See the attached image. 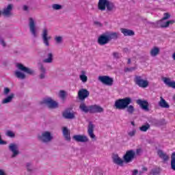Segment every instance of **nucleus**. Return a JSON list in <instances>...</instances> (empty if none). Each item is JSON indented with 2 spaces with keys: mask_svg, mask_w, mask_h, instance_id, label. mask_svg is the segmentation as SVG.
<instances>
[{
  "mask_svg": "<svg viewBox=\"0 0 175 175\" xmlns=\"http://www.w3.org/2000/svg\"><path fill=\"white\" fill-rule=\"evenodd\" d=\"M113 161L116 163V165H118L119 166H124V162H125L122 159L118 157V154H114L113 156Z\"/></svg>",
  "mask_w": 175,
  "mask_h": 175,
  "instance_id": "obj_19",
  "label": "nucleus"
},
{
  "mask_svg": "<svg viewBox=\"0 0 175 175\" xmlns=\"http://www.w3.org/2000/svg\"><path fill=\"white\" fill-rule=\"evenodd\" d=\"M142 152V149H137L136 154L137 155H139Z\"/></svg>",
  "mask_w": 175,
  "mask_h": 175,
  "instance_id": "obj_55",
  "label": "nucleus"
},
{
  "mask_svg": "<svg viewBox=\"0 0 175 175\" xmlns=\"http://www.w3.org/2000/svg\"><path fill=\"white\" fill-rule=\"evenodd\" d=\"M0 44L5 47L6 46V44L5 43V41H3V39H0Z\"/></svg>",
  "mask_w": 175,
  "mask_h": 175,
  "instance_id": "obj_49",
  "label": "nucleus"
},
{
  "mask_svg": "<svg viewBox=\"0 0 175 175\" xmlns=\"http://www.w3.org/2000/svg\"><path fill=\"white\" fill-rule=\"evenodd\" d=\"M129 136H130L131 137H133V136H135L136 135V129H133L131 131H129L128 133Z\"/></svg>",
  "mask_w": 175,
  "mask_h": 175,
  "instance_id": "obj_41",
  "label": "nucleus"
},
{
  "mask_svg": "<svg viewBox=\"0 0 175 175\" xmlns=\"http://www.w3.org/2000/svg\"><path fill=\"white\" fill-rule=\"evenodd\" d=\"M44 62H45L46 64H51V62H53V54L49 53L48 58L44 59Z\"/></svg>",
  "mask_w": 175,
  "mask_h": 175,
  "instance_id": "obj_34",
  "label": "nucleus"
},
{
  "mask_svg": "<svg viewBox=\"0 0 175 175\" xmlns=\"http://www.w3.org/2000/svg\"><path fill=\"white\" fill-rule=\"evenodd\" d=\"M94 24H96V25H100V23L99 22H94Z\"/></svg>",
  "mask_w": 175,
  "mask_h": 175,
  "instance_id": "obj_59",
  "label": "nucleus"
},
{
  "mask_svg": "<svg viewBox=\"0 0 175 175\" xmlns=\"http://www.w3.org/2000/svg\"><path fill=\"white\" fill-rule=\"evenodd\" d=\"M94 124H92V122L89 123L88 127V133L91 137V139H95V134H94Z\"/></svg>",
  "mask_w": 175,
  "mask_h": 175,
  "instance_id": "obj_22",
  "label": "nucleus"
},
{
  "mask_svg": "<svg viewBox=\"0 0 175 175\" xmlns=\"http://www.w3.org/2000/svg\"><path fill=\"white\" fill-rule=\"evenodd\" d=\"M163 16H164L163 17V20H169V18H170V14L167 12L164 13Z\"/></svg>",
  "mask_w": 175,
  "mask_h": 175,
  "instance_id": "obj_42",
  "label": "nucleus"
},
{
  "mask_svg": "<svg viewBox=\"0 0 175 175\" xmlns=\"http://www.w3.org/2000/svg\"><path fill=\"white\" fill-rule=\"evenodd\" d=\"M113 57H115L116 59H118V58H120V57H121V55H120V53H118V52H114L113 53Z\"/></svg>",
  "mask_w": 175,
  "mask_h": 175,
  "instance_id": "obj_45",
  "label": "nucleus"
},
{
  "mask_svg": "<svg viewBox=\"0 0 175 175\" xmlns=\"http://www.w3.org/2000/svg\"><path fill=\"white\" fill-rule=\"evenodd\" d=\"M16 67L19 69V70L25 72V73H27V75H33V71L32 69L25 67L22 64H17Z\"/></svg>",
  "mask_w": 175,
  "mask_h": 175,
  "instance_id": "obj_15",
  "label": "nucleus"
},
{
  "mask_svg": "<svg viewBox=\"0 0 175 175\" xmlns=\"http://www.w3.org/2000/svg\"><path fill=\"white\" fill-rule=\"evenodd\" d=\"M9 150L12 152V157L14 158L15 157H17L18 154H20V152L18 150V145L16 144L12 143L10 144L9 146Z\"/></svg>",
  "mask_w": 175,
  "mask_h": 175,
  "instance_id": "obj_11",
  "label": "nucleus"
},
{
  "mask_svg": "<svg viewBox=\"0 0 175 175\" xmlns=\"http://www.w3.org/2000/svg\"><path fill=\"white\" fill-rule=\"evenodd\" d=\"M163 81L164 83H165L166 85H167V87L175 89V81H172L170 78L163 77Z\"/></svg>",
  "mask_w": 175,
  "mask_h": 175,
  "instance_id": "obj_21",
  "label": "nucleus"
},
{
  "mask_svg": "<svg viewBox=\"0 0 175 175\" xmlns=\"http://www.w3.org/2000/svg\"><path fill=\"white\" fill-rule=\"evenodd\" d=\"M137 173H139L137 170H133V175H137Z\"/></svg>",
  "mask_w": 175,
  "mask_h": 175,
  "instance_id": "obj_53",
  "label": "nucleus"
},
{
  "mask_svg": "<svg viewBox=\"0 0 175 175\" xmlns=\"http://www.w3.org/2000/svg\"><path fill=\"white\" fill-rule=\"evenodd\" d=\"M132 103V98L126 97L124 98H120L115 101L114 106L118 110H124L126 109L129 105Z\"/></svg>",
  "mask_w": 175,
  "mask_h": 175,
  "instance_id": "obj_2",
  "label": "nucleus"
},
{
  "mask_svg": "<svg viewBox=\"0 0 175 175\" xmlns=\"http://www.w3.org/2000/svg\"><path fill=\"white\" fill-rule=\"evenodd\" d=\"M157 154L161 159H163L164 162H166L167 161H169V155L165 153L161 150H159L157 151Z\"/></svg>",
  "mask_w": 175,
  "mask_h": 175,
  "instance_id": "obj_24",
  "label": "nucleus"
},
{
  "mask_svg": "<svg viewBox=\"0 0 175 175\" xmlns=\"http://www.w3.org/2000/svg\"><path fill=\"white\" fill-rule=\"evenodd\" d=\"M27 170H29V171H31V163H27Z\"/></svg>",
  "mask_w": 175,
  "mask_h": 175,
  "instance_id": "obj_54",
  "label": "nucleus"
},
{
  "mask_svg": "<svg viewBox=\"0 0 175 175\" xmlns=\"http://www.w3.org/2000/svg\"><path fill=\"white\" fill-rule=\"evenodd\" d=\"M15 75L16 77H18V79H25V74L21 72V71H18V70L16 71Z\"/></svg>",
  "mask_w": 175,
  "mask_h": 175,
  "instance_id": "obj_33",
  "label": "nucleus"
},
{
  "mask_svg": "<svg viewBox=\"0 0 175 175\" xmlns=\"http://www.w3.org/2000/svg\"><path fill=\"white\" fill-rule=\"evenodd\" d=\"M109 42L110 40H109L107 33L102 34L98 37V43L100 46H105V44H107Z\"/></svg>",
  "mask_w": 175,
  "mask_h": 175,
  "instance_id": "obj_12",
  "label": "nucleus"
},
{
  "mask_svg": "<svg viewBox=\"0 0 175 175\" xmlns=\"http://www.w3.org/2000/svg\"><path fill=\"white\" fill-rule=\"evenodd\" d=\"M79 79L83 84H85V83L88 81V77H87V71L84 70H81V72L79 74Z\"/></svg>",
  "mask_w": 175,
  "mask_h": 175,
  "instance_id": "obj_17",
  "label": "nucleus"
},
{
  "mask_svg": "<svg viewBox=\"0 0 175 175\" xmlns=\"http://www.w3.org/2000/svg\"><path fill=\"white\" fill-rule=\"evenodd\" d=\"M131 125H133V126H135V122H131Z\"/></svg>",
  "mask_w": 175,
  "mask_h": 175,
  "instance_id": "obj_61",
  "label": "nucleus"
},
{
  "mask_svg": "<svg viewBox=\"0 0 175 175\" xmlns=\"http://www.w3.org/2000/svg\"><path fill=\"white\" fill-rule=\"evenodd\" d=\"M136 153L133 150H128L125 155L123 157V159L126 163H129V162H132L133 159L135 158V155Z\"/></svg>",
  "mask_w": 175,
  "mask_h": 175,
  "instance_id": "obj_10",
  "label": "nucleus"
},
{
  "mask_svg": "<svg viewBox=\"0 0 175 175\" xmlns=\"http://www.w3.org/2000/svg\"><path fill=\"white\" fill-rule=\"evenodd\" d=\"M159 106L162 109H169V107H170L169 103H167L166 100H165L164 98L162 96L160 97V100L159 101Z\"/></svg>",
  "mask_w": 175,
  "mask_h": 175,
  "instance_id": "obj_20",
  "label": "nucleus"
},
{
  "mask_svg": "<svg viewBox=\"0 0 175 175\" xmlns=\"http://www.w3.org/2000/svg\"><path fill=\"white\" fill-rule=\"evenodd\" d=\"M66 95V93L65 92V91H63V90H61L59 93V96L60 98H62V100L65 99Z\"/></svg>",
  "mask_w": 175,
  "mask_h": 175,
  "instance_id": "obj_39",
  "label": "nucleus"
},
{
  "mask_svg": "<svg viewBox=\"0 0 175 175\" xmlns=\"http://www.w3.org/2000/svg\"><path fill=\"white\" fill-rule=\"evenodd\" d=\"M98 81H100V83L105 84V85L111 87L114 83V79L109 76L103 75L98 77Z\"/></svg>",
  "mask_w": 175,
  "mask_h": 175,
  "instance_id": "obj_6",
  "label": "nucleus"
},
{
  "mask_svg": "<svg viewBox=\"0 0 175 175\" xmlns=\"http://www.w3.org/2000/svg\"><path fill=\"white\" fill-rule=\"evenodd\" d=\"M0 175H7L3 170L0 169Z\"/></svg>",
  "mask_w": 175,
  "mask_h": 175,
  "instance_id": "obj_52",
  "label": "nucleus"
},
{
  "mask_svg": "<svg viewBox=\"0 0 175 175\" xmlns=\"http://www.w3.org/2000/svg\"><path fill=\"white\" fill-rule=\"evenodd\" d=\"M66 118L67 120H75L76 118V112L73 111H67Z\"/></svg>",
  "mask_w": 175,
  "mask_h": 175,
  "instance_id": "obj_29",
  "label": "nucleus"
},
{
  "mask_svg": "<svg viewBox=\"0 0 175 175\" xmlns=\"http://www.w3.org/2000/svg\"><path fill=\"white\" fill-rule=\"evenodd\" d=\"M63 135L64 137H66V127L63 128Z\"/></svg>",
  "mask_w": 175,
  "mask_h": 175,
  "instance_id": "obj_50",
  "label": "nucleus"
},
{
  "mask_svg": "<svg viewBox=\"0 0 175 175\" xmlns=\"http://www.w3.org/2000/svg\"><path fill=\"white\" fill-rule=\"evenodd\" d=\"M124 51H126V49H124Z\"/></svg>",
  "mask_w": 175,
  "mask_h": 175,
  "instance_id": "obj_62",
  "label": "nucleus"
},
{
  "mask_svg": "<svg viewBox=\"0 0 175 175\" xmlns=\"http://www.w3.org/2000/svg\"><path fill=\"white\" fill-rule=\"evenodd\" d=\"M135 84H137V85L141 88H147L149 84V82L147 80L143 79V78L140 76L135 77Z\"/></svg>",
  "mask_w": 175,
  "mask_h": 175,
  "instance_id": "obj_7",
  "label": "nucleus"
},
{
  "mask_svg": "<svg viewBox=\"0 0 175 175\" xmlns=\"http://www.w3.org/2000/svg\"><path fill=\"white\" fill-rule=\"evenodd\" d=\"M175 21L174 20H170V21H166L165 19H161L160 21H158L156 24H157V27H159L160 28H167L169 27L170 25H172L173 24H174Z\"/></svg>",
  "mask_w": 175,
  "mask_h": 175,
  "instance_id": "obj_8",
  "label": "nucleus"
},
{
  "mask_svg": "<svg viewBox=\"0 0 175 175\" xmlns=\"http://www.w3.org/2000/svg\"><path fill=\"white\" fill-rule=\"evenodd\" d=\"M63 6L59 4H53L52 5V8L53 10H61L62 9Z\"/></svg>",
  "mask_w": 175,
  "mask_h": 175,
  "instance_id": "obj_38",
  "label": "nucleus"
},
{
  "mask_svg": "<svg viewBox=\"0 0 175 175\" xmlns=\"http://www.w3.org/2000/svg\"><path fill=\"white\" fill-rule=\"evenodd\" d=\"M62 40H64V38H62V36H55V41L56 42V43H58L59 44L62 43Z\"/></svg>",
  "mask_w": 175,
  "mask_h": 175,
  "instance_id": "obj_37",
  "label": "nucleus"
},
{
  "mask_svg": "<svg viewBox=\"0 0 175 175\" xmlns=\"http://www.w3.org/2000/svg\"><path fill=\"white\" fill-rule=\"evenodd\" d=\"M171 169L175 171V152L171 155Z\"/></svg>",
  "mask_w": 175,
  "mask_h": 175,
  "instance_id": "obj_31",
  "label": "nucleus"
},
{
  "mask_svg": "<svg viewBox=\"0 0 175 175\" xmlns=\"http://www.w3.org/2000/svg\"><path fill=\"white\" fill-rule=\"evenodd\" d=\"M42 103L48 106L49 109H57V107H58V103H57V101H54L50 97L44 98Z\"/></svg>",
  "mask_w": 175,
  "mask_h": 175,
  "instance_id": "obj_4",
  "label": "nucleus"
},
{
  "mask_svg": "<svg viewBox=\"0 0 175 175\" xmlns=\"http://www.w3.org/2000/svg\"><path fill=\"white\" fill-rule=\"evenodd\" d=\"M79 109L83 113H90L91 112V106H87L84 103H81L79 106Z\"/></svg>",
  "mask_w": 175,
  "mask_h": 175,
  "instance_id": "obj_26",
  "label": "nucleus"
},
{
  "mask_svg": "<svg viewBox=\"0 0 175 175\" xmlns=\"http://www.w3.org/2000/svg\"><path fill=\"white\" fill-rule=\"evenodd\" d=\"M42 36V40H43L44 44H45V46L49 47V46H50V43L49 42V40L51 39V36H49V30L47 29V28L43 29Z\"/></svg>",
  "mask_w": 175,
  "mask_h": 175,
  "instance_id": "obj_9",
  "label": "nucleus"
},
{
  "mask_svg": "<svg viewBox=\"0 0 175 175\" xmlns=\"http://www.w3.org/2000/svg\"><path fill=\"white\" fill-rule=\"evenodd\" d=\"M126 108H127L126 111L129 113V114H133V112L135 111V107H133V105L127 106Z\"/></svg>",
  "mask_w": 175,
  "mask_h": 175,
  "instance_id": "obj_36",
  "label": "nucleus"
},
{
  "mask_svg": "<svg viewBox=\"0 0 175 175\" xmlns=\"http://www.w3.org/2000/svg\"><path fill=\"white\" fill-rule=\"evenodd\" d=\"M98 9L101 12H105L106 9L107 12H111L116 9V5L109 0H99L98 3Z\"/></svg>",
  "mask_w": 175,
  "mask_h": 175,
  "instance_id": "obj_1",
  "label": "nucleus"
},
{
  "mask_svg": "<svg viewBox=\"0 0 175 175\" xmlns=\"http://www.w3.org/2000/svg\"><path fill=\"white\" fill-rule=\"evenodd\" d=\"M13 98H14V94H11L7 98H5L3 100L2 103H3V104L10 103V102H12V99H13Z\"/></svg>",
  "mask_w": 175,
  "mask_h": 175,
  "instance_id": "obj_30",
  "label": "nucleus"
},
{
  "mask_svg": "<svg viewBox=\"0 0 175 175\" xmlns=\"http://www.w3.org/2000/svg\"><path fill=\"white\" fill-rule=\"evenodd\" d=\"M12 9H13V5L9 4L7 8L3 9V14L9 17L12 14Z\"/></svg>",
  "mask_w": 175,
  "mask_h": 175,
  "instance_id": "obj_23",
  "label": "nucleus"
},
{
  "mask_svg": "<svg viewBox=\"0 0 175 175\" xmlns=\"http://www.w3.org/2000/svg\"><path fill=\"white\" fill-rule=\"evenodd\" d=\"M29 28L33 38H38L39 31L38 30V27H36V21L32 17L29 18Z\"/></svg>",
  "mask_w": 175,
  "mask_h": 175,
  "instance_id": "obj_3",
  "label": "nucleus"
},
{
  "mask_svg": "<svg viewBox=\"0 0 175 175\" xmlns=\"http://www.w3.org/2000/svg\"><path fill=\"white\" fill-rule=\"evenodd\" d=\"M144 172H147V167H144L142 168V172L140 171V172H139V174H140V175L143 174V173H144Z\"/></svg>",
  "mask_w": 175,
  "mask_h": 175,
  "instance_id": "obj_48",
  "label": "nucleus"
},
{
  "mask_svg": "<svg viewBox=\"0 0 175 175\" xmlns=\"http://www.w3.org/2000/svg\"><path fill=\"white\" fill-rule=\"evenodd\" d=\"M150 173H151V174H154V175L159 174V170H158V169H153V170H152Z\"/></svg>",
  "mask_w": 175,
  "mask_h": 175,
  "instance_id": "obj_43",
  "label": "nucleus"
},
{
  "mask_svg": "<svg viewBox=\"0 0 175 175\" xmlns=\"http://www.w3.org/2000/svg\"><path fill=\"white\" fill-rule=\"evenodd\" d=\"M161 51V49L158 48L157 46H154L153 48L151 49L150 54L151 57H157L158 54H159V52Z\"/></svg>",
  "mask_w": 175,
  "mask_h": 175,
  "instance_id": "obj_28",
  "label": "nucleus"
},
{
  "mask_svg": "<svg viewBox=\"0 0 175 175\" xmlns=\"http://www.w3.org/2000/svg\"><path fill=\"white\" fill-rule=\"evenodd\" d=\"M136 68L135 67H132V68H125V72H132L133 70H135Z\"/></svg>",
  "mask_w": 175,
  "mask_h": 175,
  "instance_id": "obj_46",
  "label": "nucleus"
},
{
  "mask_svg": "<svg viewBox=\"0 0 175 175\" xmlns=\"http://www.w3.org/2000/svg\"><path fill=\"white\" fill-rule=\"evenodd\" d=\"M148 129H150L149 124H146L143 125L142 126L139 127V131H141V132H147V131H148Z\"/></svg>",
  "mask_w": 175,
  "mask_h": 175,
  "instance_id": "obj_35",
  "label": "nucleus"
},
{
  "mask_svg": "<svg viewBox=\"0 0 175 175\" xmlns=\"http://www.w3.org/2000/svg\"><path fill=\"white\" fill-rule=\"evenodd\" d=\"M5 144H8V142L5 141H3L2 137L0 135V146H4Z\"/></svg>",
  "mask_w": 175,
  "mask_h": 175,
  "instance_id": "obj_44",
  "label": "nucleus"
},
{
  "mask_svg": "<svg viewBox=\"0 0 175 175\" xmlns=\"http://www.w3.org/2000/svg\"><path fill=\"white\" fill-rule=\"evenodd\" d=\"M90 113H103V108L98 105H91Z\"/></svg>",
  "mask_w": 175,
  "mask_h": 175,
  "instance_id": "obj_18",
  "label": "nucleus"
},
{
  "mask_svg": "<svg viewBox=\"0 0 175 175\" xmlns=\"http://www.w3.org/2000/svg\"><path fill=\"white\" fill-rule=\"evenodd\" d=\"M88 96H90V92L86 89H81L78 92V98L79 100H84L86 98H88Z\"/></svg>",
  "mask_w": 175,
  "mask_h": 175,
  "instance_id": "obj_13",
  "label": "nucleus"
},
{
  "mask_svg": "<svg viewBox=\"0 0 175 175\" xmlns=\"http://www.w3.org/2000/svg\"><path fill=\"white\" fill-rule=\"evenodd\" d=\"M107 36H108V39L110 42L111 39H117L118 36H120V33L116 32H107Z\"/></svg>",
  "mask_w": 175,
  "mask_h": 175,
  "instance_id": "obj_27",
  "label": "nucleus"
},
{
  "mask_svg": "<svg viewBox=\"0 0 175 175\" xmlns=\"http://www.w3.org/2000/svg\"><path fill=\"white\" fill-rule=\"evenodd\" d=\"M137 103L146 111H148V102L147 100H143L141 99L137 100Z\"/></svg>",
  "mask_w": 175,
  "mask_h": 175,
  "instance_id": "obj_16",
  "label": "nucleus"
},
{
  "mask_svg": "<svg viewBox=\"0 0 175 175\" xmlns=\"http://www.w3.org/2000/svg\"><path fill=\"white\" fill-rule=\"evenodd\" d=\"M23 10H25V11L28 10V6L23 5Z\"/></svg>",
  "mask_w": 175,
  "mask_h": 175,
  "instance_id": "obj_56",
  "label": "nucleus"
},
{
  "mask_svg": "<svg viewBox=\"0 0 175 175\" xmlns=\"http://www.w3.org/2000/svg\"><path fill=\"white\" fill-rule=\"evenodd\" d=\"M40 70L41 72V74L40 75V79H44V77H46V69H44V67H43V66H40Z\"/></svg>",
  "mask_w": 175,
  "mask_h": 175,
  "instance_id": "obj_32",
  "label": "nucleus"
},
{
  "mask_svg": "<svg viewBox=\"0 0 175 175\" xmlns=\"http://www.w3.org/2000/svg\"><path fill=\"white\" fill-rule=\"evenodd\" d=\"M9 92H10V90L8 88H4V94L5 95H8V94H9Z\"/></svg>",
  "mask_w": 175,
  "mask_h": 175,
  "instance_id": "obj_47",
  "label": "nucleus"
},
{
  "mask_svg": "<svg viewBox=\"0 0 175 175\" xmlns=\"http://www.w3.org/2000/svg\"><path fill=\"white\" fill-rule=\"evenodd\" d=\"M63 117H64V118H66V112L63 113Z\"/></svg>",
  "mask_w": 175,
  "mask_h": 175,
  "instance_id": "obj_58",
  "label": "nucleus"
},
{
  "mask_svg": "<svg viewBox=\"0 0 175 175\" xmlns=\"http://www.w3.org/2000/svg\"><path fill=\"white\" fill-rule=\"evenodd\" d=\"M5 135L7 136H8L9 137H14V136H15L14 133L13 131H8L6 132Z\"/></svg>",
  "mask_w": 175,
  "mask_h": 175,
  "instance_id": "obj_40",
  "label": "nucleus"
},
{
  "mask_svg": "<svg viewBox=\"0 0 175 175\" xmlns=\"http://www.w3.org/2000/svg\"><path fill=\"white\" fill-rule=\"evenodd\" d=\"M120 31L123 33L124 36H133L135 35V32L131 29H120Z\"/></svg>",
  "mask_w": 175,
  "mask_h": 175,
  "instance_id": "obj_25",
  "label": "nucleus"
},
{
  "mask_svg": "<svg viewBox=\"0 0 175 175\" xmlns=\"http://www.w3.org/2000/svg\"><path fill=\"white\" fill-rule=\"evenodd\" d=\"M72 139L78 143H87L88 142V137L85 135H76L72 137Z\"/></svg>",
  "mask_w": 175,
  "mask_h": 175,
  "instance_id": "obj_14",
  "label": "nucleus"
},
{
  "mask_svg": "<svg viewBox=\"0 0 175 175\" xmlns=\"http://www.w3.org/2000/svg\"><path fill=\"white\" fill-rule=\"evenodd\" d=\"M66 140H70L69 138V130L66 129Z\"/></svg>",
  "mask_w": 175,
  "mask_h": 175,
  "instance_id": "obj_51",
  "label": "nucleus"
},
{
  "mask_svg": "<svg viewBox=\"0 0 175 175\" xmlns=\"http://www.w3.org/2000/svg\"><path fill=\"white\" fill-rule=\"evenodd\" d=\"M172 59L175 61V52L172 54Z\"/></svg>",
  "mask_w": 175,
  "mask_h": 175,
  "instance_id": "obj_57",
  "label": "nucleus"
},
{
  "mask_svg": "<svg viewBox=\"0 0 175 175\" xmlns=\"http://www.w3.org/2000/svg\"><path fill=\"white\" fill-rule=\"evenodd\" d=\"M127 64H131V59H128Z\"/></svg>",
  "mask_w": 175,
  "mask_h": 175,
  "instance_id": "obj_60",
  "label": "nucleus"
},
{
  "mask_svg": "<svg viewBox=\"0 0 175 175\" xmlns=\"http://www.w3.org/2000/svg\"><path fill=\"white\" fill-rule=\"evenodd\" d=\"M38 139L41 142H43V143H49V142L53 140V135H51L50 132L44 131L38 135Z\"/></svg>",
  "mask_w": 175,
  "mask_h": 175,
  "instance_id": "obj_5",
  "label": "nucleus"
}]
</instances>
